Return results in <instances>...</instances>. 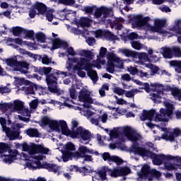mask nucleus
<instances>
[{"instance_id": "1", "label": "nucleus", "mask_w": 181, "mask_h": 181, "mask_svg": "<svg viewBox=\"0 0 181 181\" xmlns=\"http://www.w3.org/2000/svg\"><path fill=\"white\" fill-rule=\"evenodd\" d=\"M23 151L28 152L30 155L32 160H30L26 163V165L29 169H47L49 172H54V173H57L60 172V167L57 165L50 164V163H44L41 164L40 160H43V156L47 155L49 153V148H45L42 145L37 144H28L24 143L22 144Z\"/></svg>"}, {"instance_id": "2", "label": "nucleus", "mask_w": 181, "mask_h": 181, "mask_svg": "<svg viewBox=\"0 0 181 181\" xmlns=\"http://www.w3.org/2000/svg\"><path fill=\"white\" fill-rule=\"evenodd\" d=\"M151 21V18L148 17L140 18L134 23V27L136 28V29H142L143 28L146 30L156 32L157 33L164 35V36H168V37L175 36L176 34L181 35V19L175 20V26L173 28H170L168 31L163 30V27L166 25V19H154V26L149 23Z\"/></svg>"}, {"instance_id": "3", "label": "nucleus", "mask_w": 181, "mask_h": 181, "mask_svg": "<svg viewBox=\"0 0 181 181\" xmlns=\"http://www.w3.org/2000/svg\"><path fill=\"white\" fill-rule=\"evenodd\" d=\"M93 66H95V64H92L84 57H68L66 69L68 71H70L71 69L74 71L77 70H86V71L88 72L89 77L93 83H95L98 81V76H97V72L95 71L91 70Z\"/></svg>"}, {"instance_id": "4", "label": "nucleus", "mask_w": 181, "mask_h": 181, "mask_svg": "<svg viewBox=\"0 0 181 181\" xmlns=\"http://www.w3.org/2000/svg\"><path fill=\"white\" fill-rule=\"evenodd\" d=\"M163 105L166 109L161 108L160 110V114H156V111L154 110L143 111L140 115L141 121H146V119L151 121L155 115L154 121L156 122H168L169 121V117L173 114V105L169 100L163 102Z\"/></svg>"}, {"instance_id": "5", "label": "nucleus", "mask_w": 181, "mask_h": 181, "mask_svg": "<svg viewBox=\"0 0 181 181\" xmlns=\"http://www.w3.org/2000/svg\"><path fill=\"white\" fill-rule=\"evenodd\" d=\"M110 139H119L125 142L127 139L131 142H138L142 139V136L135 129L129 126L114 128L110 132Z\"/></svg>"}, {"instance_id": "6", "label": "nucleus", "mask_w": 181, "mask_h": 181, "mask_svg": "<svg viewBox=\"0 0 181 181\" xmlns=\"http://www.w3.org/2000/svg\"><path fill=\"white\" fill-rule=\"evenodd\" d=\"M134 83L137 84L138 86H144V90L146 91V93H151V90L152 91H155L156 93H151L150 94V98L151 100H153L155 103H160V98L165 95V88H163V85L162 83H151L149 86V83H143L139 80H134Z\"/></svg>"}, {"instance_id": "7", "label": "nucleus", "mask_w": 181, "mask_h": 181, "mask_svg": "<svg viewBox=\"0 0 181 181\" xmlns=\"http://www.w3.org/2000/svg\"><path fill=\"white\" fill-rule=\"evenodd\" d=\"M107 173L111 177H118L119 176H127V175H129L131 173V169L128 167H122L119 168H114L113 170H110L107 166H103L97 172L98 176L102 180H107Z\"/></svg>"}, {"instance_id": "8", "label": "nucleus", "mask_w": 181, "mask_h": 181, "mask_svg": "<svg viewBox=\"0 0 181 181\" xmlns=\"http://www.w3.org/2000/svg\"><path fill=\"white\" fill-rule=\"evenodd\" d=\"M40 122L41 127H46V125H49L51 129L57 131V132H60L61 128L62 132L64 135H66V136L70 135V129H69L67 123H66L64 120H53L48 117H44L42 118Z\"/></svg>"}, {"instance_id": "9", "label": "nucleus", "mask_w": 181, "mask_h": 181, "mask_svg": "<svg viewBox=\"0 0 181 181\" xmlns=\"http://www.w3.org/2000/svg\"><path fill=\"white\" fill-rule=\"evenodd\" d=\"M25 107V102L19 100L8 103H0V110L6 115H11L13 112L21 114Z\"/></svg>"}, {"instance_id": "10", "label": "nucleus", "mask_w": 181, "mask_h": 181, "mask_svg": "<svg viewBox=\"0 0 181 181\" xmlns=\"http://www.w3.org/2000/svg\"><path fill=\"white\" fill-rule=\"evenodd\" d=\"M92 92L88 90L86 88H83L78 93V101L83 103V107L88 108L90 105H86V104H95V105H99L100 103L96 99L91 98Z\"/></svg>"}, {"instance_id": "11", "label": "nucleus", "mask_w": 181, "mask_h": 181, "mask_svg": "<svg viewBox=\"0 0 181 181\" xmlns=\"http://www.w3.org/2000/svg\"><path fill=\"white\" fill-rule=\"evenodd\" d=\"M138 175L140 177L148 179V181L153 180V177L157 178L158 180H162V178L160 177L162 174L156 170H151V168H149V165L147 164L143 165L141 168V172L139 173Z\"/></svg>"}, {"instance_id": "12", "label": "nucleus", "mask_w": 181, "mask_h": 181, "mask_svg": "<svg viewBox=\"0 0 181 181\" xmlns=\"http://www.w3.org/2000/svg\"><path fill=\"white\" fill-rule=\"evenodd\" d=\"M114 8L112 7H107L102 6L95 10L93 16L95 19H100L101 22H105V19L109 16H112Z\"/></svg>"}, {"instance_id": "13", "label": "nucleus", "mask_w": 181, "mask_h": 181, "mask_svg": "<svg viewBox=\"0 0 181 181\" xmlns=\"http://www.w3.org/2000/svg\"><path fill=\"white\" fill-rule=\"evenodd\" d=\"M69 136L74 139L76 138H81L83 141H88V142L91 141V132L86 129H83L81 127H78L75 131H70Z\"/></svg>"}, {"instance_id": "14", "label": "nucleus", "mask_w": 181, "mask_h": 181, "mask_svg": "<svg viewBox=\"0 0 181 181\" xmlns=\"http://www.w3.org/2000/svg\"><path fill=\"white\" fill-rule=\"evenodd\" d=\"M0 124L1 125L2 132H5L6 136L9 138L10 141H13V139H16L18 138L19 132L15 129L11 130L9 127H6V119H5V118H0Z\"/></svg>"}, {"instance_id": "15", "label": "nucleus", "mask_w": 181, "mask_h": 181, "mask_svg": "<svg viewBox=\"0 0 181 181\" xmlns=\"http://www.w3.org/2000/svg\"><path fill=\"white\" fill-rule=\"evenodd\" d=\"M147 158H151L153 159V163L154 165H162L163 160H172L173 156H165L163 154H155L149 151Z\"/></svg>"}, {"instance_id": "16", "label": "nucleus", "mask_w": 181, "mask_h": 181, "mask_svg": "<svg viewBox=\"0 0 181 181\" xmlns=\"http://www.w3.org/2000/svg\"><path fill=\"white\" fill-rule=\"evenodd\" d=\"M46 82L48 86V90L50 93H59L57 89V78L53 74L46 76Z\"/></svg>"}, {"instance_id": "17", "label": "nucleus", "mask_w": 181, "mask_h": 181, "mask_svg": "<svg viewBox=\"0 0 181 181\" xmlns=\"http://www.w3.org/2000/svg\"><path fill=\"white\" fill-rule=\"evenodd\" d=\"M130 152H132L134 155H139L140 156H142L144 159H146L148 158V155L150 151L146 150L144 147H141L138 144H134L130 147Z\"/></svg>"}, {"instance_id": "18", "label": "nucleus", "mask_w": 181, "mask_h": 181, "mask_svg": "<svg viewBox=\"0 0 181 181\" xmlns=\"http://www.w3.org/2000/svg\"><path fill=\"white\" fill-rule=\"evenodd\" d=\"M19 156H21V154H19L18 150H10L8 155L1 156V158L5 163H12L13 160H18Z\"/></svg>"}, {"instance_id": "19", "label": "nucleus", "mask_w": 181, "mask_h": 181, "mask_svg": "<svg viewBox=\"0 0 181 181\" xmlns=\"http://www.w3.org/2000/svg\"><path fill=\"white\" fill-rule=\"evenodd\" d=\"M100 119H101L103 124H105V122H107V119H108V115L106 113H104L103 115L95 114L94 116L89 118L90 122L96 126L99 125Z\"/></svg>"}, {"instance_id": "20", "label": "nucleus", "mask_w": 181, "mask_h": 181, "mask_svg": "<svg viewBox=\"0 0 181 181\" xmlns=\"http://www.w3.org/2000/svg\"><path fill=\"white\" fill-rule=\"evenodd\" d=\"M181 130L179 128H175L173 129V133H165L162 135V139H165V141H170V142H173L175 141V136H180Z\"/></svg>"}, {"instance_id": "21", "label": "nucleus", "mask_w": 181, "mask_h": 181, "mask_svg": "<svg viewBox=\"0 0 181 181\" xmlns=\"http://www.w3.org/2000/svg\"><path fill=\"white\" fill-rule=\"evenodd\" d=\"M4 62L7 66L11 67L14 71L19 70V62H18L16 57L6 59L4 60Z\"/></svg>"}, {"instance_id": "22", "label": "nucleus", "mask_w": 181, "mask_h": 181, "mask_svg": "<svg viewBox=\"0 0 181 181\" xmlns=\"http://www.w3.org/2000/svg\"><path fill=\"white\" fill-rule=\"evenodd\" d=\"M107 60H112L114 63H116L115 66L117 69H124V60L117 57L114 53H110L107 56Z\"/></svg>"}, {"instance_id": "23", "label": "nucleus", "mask_w": 181, "mask_h": 181, "mask_svg": "<svg viewBox=\"0 0 181 181\" xmlns=\"http://www.w3.org/2000/svg\"><path fill=\"white\" fill-rule=\"evenodd\" d=\"M102 156L104 160H107L108 162H115V163L117 165H122V163L124 162L122 159L119 158V157L115 156H111L109 153H104Z\"/></svg>"}, {"instance_id": "24", "label": "nucleus", "mask_w": 181, "mask_h": 181, "mask_svg": "<svg viewBox=\"0 0 181 181\" xmlns=\"http://www.w3.org/2000/svg\"><path fill=\"white\" fill-rule=\"evenodd\" d=\"M86 153H93V151L85 146H80L78 151L74 153V156L75 158H84Z\"/></svg>"}, {"instance_id": "25", "label": "nucleus", "mask_w": 181, "mask_h": 181, "mask_svg": "<svg viewBox=\"0 0 181 181\" xmlns=\"http://www.w3.org/2000/svg\"><path fill=\"white\" fill-rule=\"evenodd\" d=\"M60 47L67 49V47H69V44H67L66 41L60 40V38H55L52 41V49H60Z\"/></svg>"}, {"instance_id": "26", "label": "nucleus", "mask_w": 181, "mask_h": 181, "mask_svg": "<svg viewBox=\"0 0 181 181\" xmlns=\"http://www.w3.org/2000/svg\"><path fill=\"white\" fill-rule=\"evenodd\" d=\"M160 53L165 59H172V57H173V52L172 51V48H169L168 47H163L160 48Z\"/></svg>"}, {"instance_id": "27", "label": "nucleus", "mask_w": 181, "mask_h": 181, "mask_svg": "<svg viewBox=\"0 0 181 181\" xmlns=\"http://www.w3.org/2000/svg\"><path fill=\"white\" fill-rule=\"evenodd\" d=\"M21 114H22L23 116H18L21 121H24L25 122L29 121V119L30 118V111H29L28 109L23 107Z\"/></svg>"}, {"instance_id": "28", "label": "nucleus", "mask_w": 181, "mask_h": 181, "mask_svg": "<svg viewBox=\"0 0 181 181\" xmlns=\"http://www.w3.org/2000/svg\"><path fill=\"white\" fill-rule=\"evenodd\" d=\"M34 8L37 9L38 13H40V15H45L47 11V7H46V5L40 2H36L34 4Z\"/></svg>"}, {"instance_id": "29", "label": "nucleus", "mask_w": 181, "mask_h": 181, "mask_svg": "<svg viewBox=\"0 0 181 181\" xmlns=\"http://www.w3.org/2000/svg\"><path fill=\"white\" fill-rule=\"evenodd\" d=\"M25 134L30 138H39L40 136V133H39V130L35 128H29L25 130Z\"/></svg>"}, {"instance_id": "30", "label": "nucleus", "mask_w": 181, "mask_h": 181, "mask_svg": "<svg viewBox=\"0 0 181 181\" xmlns=\"http://www.w3.org/2000/svg\"><path fill=\"white\" fill-rule=\"evenodd\" d=\"M76 110H78L81 115L84 117H87L88 119H90L91 117H94L95 113L90 111L88 108L84 107L83 110L78 107L76 108Z\"/></svg>"}, {"instance_id": "31", "label": "nucleus", "mask_w": 181, "mask_h": 181, "mask_svg": "<svg viewBox=\"0 0 181 181\" xmlns=\"http://www.w3.org/2000/svg\"><path fill=\"white\" fill-rule=\"evenodd\" d=\"M91 22H93L91 19L88 18L83 17V18H81L78 23L81 28H88V26L91 25Z\"/></svg>"}, {"instance_id": "32", "label": "nucleus", "mask_w": 181, "mask_h": 181, "mask_svg": "<svg viewBox=\"0 0 181 181\" xmlns=\"http://www.w3.org/2000/svg\"><path fill=\"white\" fill-rule=\"evenodd\" d=\"M119 53H122L126 57H136V52L128 49H119Z\"/></svg>"}, {"instance_id": "33", "label": "nucleus", "mask_w": 181, "mask_h": 181, "mask_svg": "<svg viewBox=\"0 0 181 181\" xmlns=\"http://www.w3.org/2000/svg\"><path fill=\"white\" fill-rule=\"evenodd\" d=\"M148 62L151 63H156L159 62V57L156 54H153V49L149 48L148 49Z\"/></svg>"}, {"instance_id": "34", "label": "nucleus", "mask_w": 181, "mask_h": 181, "mask_svg": "<svg viewBox=\"0 0 181 181\" xmlns=\"http://www.w3.org/2000/svg\"><path fill=\"white\" fill-rule=\"evenodd\" d=\"M78 56H81V57H86V59L93 60V52L90 50L79 49L78 51Z\"/></svg>"}, {"instance_id": "35", "label": "nucleus", "mask_w": 181, "mask_h": 181, "mask_svg": "<svg viewBox=\"0 0 181 181\" xmlns=\"http://www.w3.org/2000/svg\"><path fill=\"white\" fill-rule=\"evenodd\" d=\"M164 168L166 169V170H176V169H179V165L172 163L170 160H168L167 162L164 163Z\"/></svg>"}, {"instance_id": "36", "label": "nucleus", "mask_w": 181, "mask_h": 181, "mask_svg": "<svg viewBox=\"0 0 181 181\" xmlns=\"http://www.w3.org/2000/svg\"><path fill=\"white\" fill-rule=\"evenodd\" d=\"M138 93H141V90L136 88H134L130 90H125L124 95L127 98H134L135 97V95L138 94Z\"/></svg>"}, {"instance_id": "37", "label": "nucleus", "mask_w": 181, "mask_h": 181, "mask_svg": "<svg viewBox=\"0 0 181 181\" xmlns=\"http://www.w3.org/2000/svg\"><path fill=\"white\" fill-rule=\"evenodd\" d=\"M170 66L174 67L176 73L181 74V61H171L170 62Z\"/></svg>"}, {"instance_id": "38", "label": "nucleus", "mask_w": 181, "mask_h": 181, "mask_svg": "<svg viewBox=\"0 0 181 181\" xmlns=\"http://www.w3.org/2000/svg\"><path fill=\"white\" fill-rule=\"evenodd\" d=\"M23 30L24 28H22V27L16 26L11 28L10 32L13 33V36H21L23 33Z\"/></svg>"}, {"instance_id": "39", "label": "nucleus", "mask_w": 181, "mask_h": 181, "mask_svg": "<svg viewBox=\"0 0 181 181\" xmlns=\"http://www.w3.org/2000/svg\"><path fill=\"white\" fill-rule=\"evenodd\" d=\"M30 87L25 89V93L28 95L29 94H35V90H37V85L30 82Z\"/></svg>"}, {"instance_id": "40", "label": "nucleus", "mask_w": 181, "mask_h": 181, "mask_svg": "<svg viewBox=\"0 0 181 181\" xmlns=\"http://www.w3.org/2000/svg\"><path fill=\"white\" fill-rule=\"evenodd\" d=\"M146 66L151 70V75L155 76L159 73V68L152 64H146Z\"/></svg>"}, {"instance_id": "41", "label": "nucleus", "mask_w": 181, "mask_h": 181, "mask_svg": "<svg viewBox=\"0 0 181 181\" xmlns=\"http://www.w3.org/2000/svg\"><path fill=\"white\" fill-rule=\"evenodd\" d=\"M106 70L107 71H108V73H114L115 70V65H114V61L108 59Z\"/></svg>"}, {"instance_id": "42", "label": "nucleus", "mask_w": 181, "mask_h": 181, "mask_svg": "<svg viewBox=\"0 0 181 181\" xmlns=\"http://www.w3.org/2000/svg\"><path fill=\"white\" fill-rule=\"evenodd\" d=\"M171 94L177 100H181V90L177 88H174L171 89Z\"/></svg>"}, {"instance_id": "43", "label": "nucleus", "mask_w": 181, "mask_h": 181, "mask_svg": "<svg viewBox=\"0 0 181 181\" xmlns=\"http://www.w3.org/2000/svg\"><path fill=\"white\" fill-rule=\"evenodd\" d=\"M18 69H17V71H21V73H26V71H23L22 69H25V70H28L29 69V64L26 62H18Z\"/></svg>"}, {"instance_id": "44", "label": "nucleus", "mask_w": 181, "mask_h": 181, "mask_svg": "<svg viewBox=\"0 0 181 181\" xmlns=\"http://www.w3.org/2000/svg\"><path fill=\"white\" fill-rule=\"evenodd\" d=\"M131 45L132 47H133V49H135V50H141V49H144V47H145L144 45L138 41H132L131 42Z\"/></svg>"}, {"instance_id": "45", "label": "nucleus", "mask_w": 181, "mask_h": 181, "mask_svg": "<svg viewBox=\"0 0 181 181\" xmlns=\"http://www.w3.org/2000/svg\"><path fill=\"white\" fill-rule=\"evenodd\" d=\"M136 56L139 57V60H144V62H149V56L148 54H146V52H136Z\"/></svg>"}, {"instance_id": "46", "label": "nucleus", "mask_w": 181, "mask_h": 181, "mask_svg": "<svg viewBox=\"0 0 181 181\" xmlns=\"http://www.w3.org/2000/svg\"><path fill=\"white\" fill-rule=\"evenodd\" d=\"M35 37L38 42H40L41 43H45V42H46V35L42 32L37 33Z\"/></svg>"}, {"instance_id": "47", "label": "nucleus", "mask_w": 181, "mask_h": 181, "mask_svg": "<svg viewBox=\"0 0 181 181\" xmlns=\"http://www.w3.org/2000/svg\"><path fill=\"white\" fill-rule=\"evenodd\" d=\"M173 51V57L175 56V57H181V49L178 47H172Z\"/></svg>"}, {"instance_id": "48", "label": "nucleus", "mask_w": 181, "mask_h": 181, "mask_svg": "<svg viewBox=\"0 0 181 181\" xmlns=\"http://www.w3.org/2000/svg\"><path fill=\"white\" fill-rule=\"evenodd\" d=\"M112 91L115 94H117V95H124L125 94V90L119 87L113 88Z\"/></svg>"}, {"instance_id": "49", "label": "nucleus", "mask_w": 181, "mask_h": 181, "mask_svg": "<svg viewBox=\"0 0 181 181\" xmlns=\"http://www.w3.org/2000/svg\"><path fill=\"white\" fill-rule=\"evenodd\" d=\"M53 10H48L45 13H44L49 22H52L53 21Z\"/></svg>"}, {"instance_id": "50", "label": "nucleus", "mask_w": 181, "mask_h": 181, "mask_svg": "<svg viewBox=\"0 0 181 181\" xmlns=\"http://www.w3.org/2000/svg\"><path fill=\"white\" fill-rule=\"evenodd\" d=\"M69 95L72 100H74L77 97V92H76V88L71 86L69 88Z\"/></svg>"}, {"instance_id": "51", "label": "nucleus", "mask_w": 181, "mask_h": 181, "mask_svg": "<svg viewBox=\"0 0 181 181\" xmlns=\"http://www.w3.org/2000/svg\"><path fill=\"white\" fill-rule=\"evenodd\" d=\"M9 149V145L5 143H0V153H4V152H6Z\"/></svg>"}, {"instance_id": "52", "label": "nucleus", "mask_w": 181, "mask_h": 181, "mask_svg": "<svg viewBox=\"0 0 181 181\" xmlns=\"http://www.w3.org/2000/svg\"><path fill=\"white\" fill-rule=\"evenodd\" d=\"M42 64H50L52 63V58H49L47 55H44L42 58Z\"/></svg>"}, {"instance_id": "53", "label": "nucleus", "mask_w": 181, "mask_h": 181, "mask_svg": "<svg viewBox=\"0 0 181 181\" xmlns=\"http://www.w3.org/2000/svg\"><path fill=\"white\" fill-rule=\"evenodd\" d=\"M127 71L132 76H135L136 74H138V69H136V67L129 66L127 67Z\"/></svg>"}, {"instance_id": "54", "label": "nucleus", "mask_w": 181, "mask_h": 181, "mask_svg": "<svg viewBox=\"0 0 181 181\" xmlns=\"http://www.w3.org/2000/svg\"><path fill=\"white\" fill-rule=\"evenodd\" d=\"M58 2L64 5H74V4H76L75 0H58Z\"/></svg>"}, {"instance_id": "55", "label": "nucleus", "mask_w": 181, "mask_h": 181, "mask_svg": "<svg viewBox=\"0 0 181 181\" xmlns=\"http://www.w3.org/2000/svg\"><path fill=\"white\" fill-rule=\"evenodd\" d=\"M37 13V9L35 8V5L33 6V8L30 9L29 11V16L31 18H35L36 16V14Z\"/></svg>"}, {"instance_id": "56", "label": "nucleus", "mask_w": 181, "mask_h": 181, "mask_svg": "<svg viewBox=\"0 0 181 181\" xmlns=\"http://www.w3.org/2000/svg\"><path fill=\"white\" fill-rule=\"evenodd\" d=\"M105 54H107V48L104 47H100L99 51V57L104 59V57H105Z\"/></svg>"}, {"instance_id": "57", "label": "nucleus", "mask_w": 181, "mask_h": 181, "mask_svg": "<svg viewBox=\"0 0 181 181\" xmlns=\"http://www.w3.org/2000/svg\"><path fill=\"white\" fill-rule=\"evenodd\" d=\"M23 33L26 36V37H33V35H35V32L33 30H23Z\"/></svg>"}, {"instance_id": "58", "label": "nucleus", "mask_w": 181, "mask_h": 181, "mask_svg": "<svg viewBox=\"0 0 181 181\" xmlns=\"http://www.w3.org/2000/svg\"><path fill=\"white\" fill-rule=\"evenodd\" d=\"M38 103H39V101L36 99L32 100L31 103H30V108H32L33 110H36L37 108Z\"/></svg>"}, {"instance_id": "59", "label": "nucleus", "mask_w": 181, "mask_h": 181, "mask_svg": "<svg viewBox=\"0 0 181 181\" xmlns=\"http://www.w3.org/2000/svg\"><path fill=\"white\" fill-rule=\"evenodd\" d=\"M65 148L66 151H74L76 147H74V144L71 142H69L66 144Z\"/></svg>"}, {"instance_id": "60", "label": "nucleus", "mask_w": 181, "mask_h": 181, "mask_svg": "<svg viewBox=\"0 0 181 181\" xmlns=\"http://www.w3.org/2000/svg\"><path fill=\"white\" fill-rule=\"evenodd\" d=\"M0 93L1 94H6L7 93H11V88L6 86L0 87Z\"/></svg>"}, {"instance_id": "61", "label": "nucleus", "mask_w": 181, "mask_h": 181, "mask_svg": "<svg viewBox=\"0 0 181 181\" xmlns=\"http://www.w3.org/2000/svg\"><path fill=\"white\" fill-rule=\"evenodd\" d=\"M116 104H117L118 105H126L127 104H128V102L124 100V98H119L116 100Z\"/></svg>"}, {"instance_id": "62", "label": "nucleus", "mask_w": 181, "mask_h": 181, "mask_svg": "<svg viewBox=\"0 0 181 181\" xmlns=\"http://www.w3.org/2000/svg\"><path fill=\"white\" fill-rule=\"evenodd\" d=\"M121 80L123 81H131V76L128 74H123L121 76Z\"/></svg>"}, {"instance_id": "63", "label": "nucleus", "mask_w": 181, "mask_h": 181, "mask_svg": "<svg viewBox=\"0 0 181 181\" xmlns=\"http://www.w3.org/2000/svg\"><path fill=\"white\" fill-rule=\"evenodd\" d=\"M86 42L89 46H94V45H95V39L93 37H89L86 40Z\"/></svg>"}, {"instance_id": "64", "label": "nucleus", "mask_w": 181, "mask_h": 181, "mask_svg": "<svg viewBox=\"0 0 181 181\" xmlns=\"http://www.w3.org/2000/svg\"><path fill=\"white\" fill-rule=\"evenodd\" d=\"M83 11L86 12V13H91L92 12H94V7L86 6L83 8Z\"/></svg>"}]
</instances>
